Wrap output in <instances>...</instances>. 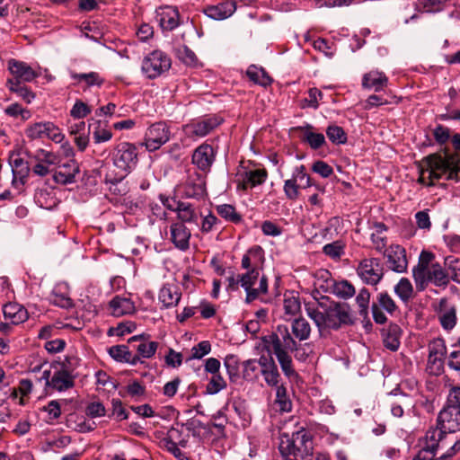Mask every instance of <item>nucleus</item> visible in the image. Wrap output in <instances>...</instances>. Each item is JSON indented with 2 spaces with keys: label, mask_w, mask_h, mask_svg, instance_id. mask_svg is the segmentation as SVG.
Returning <instances> with one entry per match:
<instances>
[{
  "label": "nucleus",
  "mask_w": 460,
  "mask_h": 460,
  "mask_svg": "<svg viewBox=\"0 0 460 460\" xmlns=\"http://www.w3.org/2000/svg\"><path fill=\"white\" fill-rule=\"evenodd\" d=\"M418 182L428 187L435 185L436 181H460V156L456 153L430 154L421 159L419 165Z\"/></svg>",
  "instance_id": "obj_1"
},
{
  "label": "nucleus",
  "mask_w": 460,
  "mask_h": 460,
  "mask_svg": "<svg viewBox=\"0 0 460 460\" xmlns=\"http://www.w3.org/2000/svg\"><path fill=\"white\" fill-rule=\"evenodd\" d=\"M438 426L429 428L425 436L429 447L434 448L442 443L447 433L460 431V386L449 390L444 407L437 418Z\"/></svg>",
  "instance_id": "obj_2"
},
{
  "label": "nucleus",
  "mask_w": 460,
  "mask_h": 460,
  "mask_svg": "<svg viewBox=\"0 0 460 460\" xmlns=\"http://www.w3.org/2000/svg\"><path fill=\"white\" fill-rule=\"evenodd\" d=\"M262 342L265 349L276 356L285 376L288 379L298 378L299 376L294 368L289 354L291 349H296L297 341L288 327L284 324L278 325L274 332L262 338Z\"/></svg>",
  "instance_id": "obj_3"
},
{
  "label": "nucleus",
  "mask_w": 460,
  "mask_h": 460,
  "mask_svg": "<svg viewBox=\"0 0 460 460\" xmlns=\"http://www.w3.org/2000/svg\"><path fill=\"white\" fill-rule=\"evenodd\" d=\"M305 311L320 332L327 329L337 331L355 323L351 308L347 303L319 302L316 307L306 306Z\"/></svg>",
  "instance_id": "obj_4"
},
{
  "label": "nucleus",
  "mask_w": 460,
  "mask_h": 460,
  "mask_svg": "<svg viewBox=\"0 0 460 460\" xmlns=\"http://www.w3.org/2000/svg\"><path fill=\"white\" fill-rule=\"evenodd\" d=\"M279 450L283 460H311L314 450L312 437L305 429L294 432L291 437L283 435Z\"/></svg>",
  "instance_id": "obj_5"
},
{
  "label": "nucleus",
  "mask_w": 460,
  "mask_h": 460,
  "mask_svg": "<svg viewBox=\"0 0 460 460\" xmlns=\"http://www.w3.org/2000/svg\"><path fill=\"white\" fill-rule=\"evenodd\" d=\"M171 66V58L165 52L155 49L143 58L141 72L147 79H155L168 72Z\"/></svg>",
  "instance_id": "obj_6"
},
{
  "label": "nucleus",
  "mask_w": 460,
  "mask_h": 460,
  "mask_svg": "<svg viewBox=\"0 0 460 460\" xmlns=\"http://www.w3.org/2000/svg\"><path fill=\"white\" fill-rule=\"evenodd\" d=\"M137 147L129 142L119 143L112 152L113 164L128 174L137 167L138 163Z\"/></svg>",
  "instance_id": "obj_7"
},
{
  "label": "nucleus",
  "mask_w": 460,
  "mask_h": 460,
  "mask_svg": "<svg viewBox=\"0 0 460 460\" xmlns=\"http://www.w3.org/2000/svg\"><path fill=\"white\" fill-rule=\"evenodd\" d=\"M357 274L365 284L376 286L384 277L383 263L378 258L363 259L358 263Z\"/></svg>",
  "instance_id": "obj_8"
},
{
  "label": "nucleus",
  "mask_w": 460,
  "mask_h": 460,
  "mask_svg": "<svg viewBox=\"0 0 460 460\" xmlns=\"http://www.w3.org/2000/svg\"><path fill=\"white\" fill-rule=\"evenodd\" d=\"M68 358L63 362L54 361L50 368L54 370L51 377L50 387L58 391H66L75 385V376L68 368Z\"/></svg>",
  "instance_id": "obj_9"
},
{
  "label": "nucleus",
  "mask_w": 460,
  "mask_h": 460,
  "mask_svg": "<svg viewBox=\"0 0 460 460\" xmlns=\"http://www.w3.org/2000/svg\"><path fill=\"white\" fill-rule=\"evenodd\" d=\"M171 132L164 122L152 124L146 131L144 145L149 152L158 150L170 140Z\"/></svg>",
  "instance_id": "obj_10"
},
{
  "label": "nucleus",
  "mask_w": 460,
  "mask_h": 460,
  "mask_svg": "<svg viewBox=\"0 0 460 460\" xmlns=\"http://www.w3.org/2000/svg\"><path fill=\"white\" fill-rule=\"evenodd\" d=\"M382 310L391 315L398 310L395 301L386 291L378 293L376 301L371 306L373 319L378 324H384L387 321V317Z\"/></svg>",
  "instance_id": "obj_11"
},
{
  "label": "nucleus",
  "mask_w": 460,
  "mask_h": 460,
  "mask_svg": "<svg viewBox=\"0 0 460 460\" xmlns=\"http://www.w3.org/2000/svg\"><path fill=\"white\" fill-rule=\"evenodd\" d=\"M223 119L217 116H207L194 120L185 126V130L190 137H204L217 128Z\"/></svg>",
  "instance_id": "obj_12"
},
{
  "label": "nucleus",
  "mask_w": 460,
  "mask_h": 460,
  "mask_svg": "<svg viewBox=\"0 0 460 460\" xmlns=\"http://www.w3.org/2000/svg\"><path fill=\"white\" fill-rule=\"evenodd\" d=\"M424 279L425 282L422 288L419 282H415L419 292L424 291L429 283H432L436 287L446 288L450 281L448 272L438 262L431 263L429 270L424 274Z\"/></svg>",
  "instance_id": "obj_13"
},
{
  "label": "nucleus",
  "mask_w": 460,
  "mask_h": 460,
  "mask_svg": "<svg viewBox=\"0 0 460 460\" xmlns=\"http://www.w3.org/2000/svg\"><path fill=\"white\" fill-rule=\"evenodd\" d=\"M58 164V167L53 172L55 182L62 185L75 182V178L80 172L78 163L75 159H69L64 163L59 162Z\"/></svg>",
  "instance_id": "obj_14"
},
{
  "label": "nucleus",
  "mask_w": 460,
  "mask_h": 460,
  "mask_svg": "<svg viewBox=\"0 0 460 460\" xmlns=\"http://www.w3.org/2000/svg\"><path fill=\"white\" fill-rule=\"evenodd\" d=\"M384 255L387 259V264L391 270L397 273L406 272L408 261L406 251L402 246L392 244L384 252Z\"/></svg>",
  "instance_id": "obj_15"
},
{
  "label": "nucleus",
  "mask_w": 460,
  "mask_h": 460,
  "mask_svg": "<svg viewBox=\"0 0 460 460\" xmlns=\"http://www.w3.org/2000/svg\"><path fill=\"white\" fill-rule=\"evenodd\" d=\"M180 190L181 198L199 200L206 194L205 178L199 173H196L195 178L190 176Z\"/></svg>",
  "instance_id": "obj_16"
},
{
  "label": "nucleus",
  "mask_w": 460,
  "mask_h": 460,
  "mask_svg": "<svg viewBox=\"0 0 460 460\" xmlns=\"http://www.w3.org/2000/svg\"><path fill=\"white\" fill-rule=\"evenodd\" d=\"M155 13L156 20L163 31H172L180 25V13L176 6H161Z\"/></svg>",
  "instance_id": "obj_17"
},
{
  "label": "nucleus",
  "mask_w": 460,
  "mask_h": 460,
  "mask_svg": "<svg viewBox=\"0 0 460 460\" xmlns=\"http://www.w3.org/2000/svg\"><path fill=\"white\" fill-rule=\"evenodd\" d=\"M216 152L206 143L199 146L192 154L191 161L202 172H208L215 162Z\"/></svg>",
  "instance_id": "obj_18"
},
{
  "label": "nucleus",
  "mask_w": 460,
  "mask_h": 460,
  "mask_svg": "<svg viewBox=\"0 0 460 460\" xmlns=\"http://www.w3.org/2000/svg\"><path fill=\"white\" fill-rule=\"evenodd\" d=\"M443 443H439L434 448L429 447V441L425 439V445L419 451L416 460H451L455 455L460 451V439L456 440L454 445L449 447L446 453L439 457H435L439 447H443Z\"/></svg>",
  "instance_id": "obj_19"
},
{
  "label": "nucleus",
  "mask_w": 460,
  "mask_h": 460,
  "mask_svg": "<svg viewBox=\"0 0 460 460\" xmlns=\"http://www.w3.org/2000/svg\"><path fill=\"white\" fill-rule=\"evenodd\" d=\"M8 69L13 75V78H9L8 80L30 83L39 76V74L27 63L13 58L8 61Z\"/></svg>",
  "instance_id": "obj_20"
},
{
  "label": "nucleus",
  "mask_w": 460,
  "mask_h": 460,
  "mask_svg": "<svg viewBox=\"0 0 460 460\" xmlns=\"http://www.w3.org/2000/svg\"><path fill=\"white\" fill-rule=\"evenodd\" d=\"M238 188L243 190L261 185L268 177L265 169L244 170L237 174Z\"/></svg>",
  "instance_id": "obj_21"
},
{
  "label": "nucleus",
  "mask_w": 460,
  "mask_h": 460,
  "mask_svg": "<svg viewBox=\"0 0 460 460\" xmlns=\"http://www.w3.org/2000/svg\"><path fill=\"white\" fill-rule=\"evenodd\" d=\"M264 261V250L260 245H254L243 254L241 267L246 270L260 272Z\"/></svg>",
  "instance_id": "obj_22"
},
{
  "label": "nucleus",
  "mask_w": 460,
  "mask_h": 460,
  "mask_svg": "<svg viewBox=\"0 0 460 460\" xmlns=\"http://www.w3.org/2000/svg\"><path fill=\"white\" fill-rule=\"evenodd\" d=\"M261 373L269 386H279L280 374L271 356H261L260 358Z\"/></svg>",
  "instance_id": "obj_23"
},
{
  "label": "nucleus",
  "mask_w": 460,
  "mask_h": 460,
  "mask_svg": "<svg viewBox=\"0 0 460 460\" xmlns=\"http://www.w3.org/2000/svg\"><path fill=\"white\" fill-rule=\"evenodd\" d=\"M171 241L180 251H187L190 247V230L182 223H172L170 226Z\"/></svg>",
  "instance_id": "obj_24"
},
{
  "label": "nucleus",
  "mask_w": 460,
  "mask_h": 460,
  "mask_svg": "<svg viewBox=\"0 0 460 460\" xmlns=\"http://www.w3.org/2000/svg\"><path fill=\"white\" fill-rule=\"evenodd\" d=\"M307 176L305 165L296 166L293 172L292 178L285 181L283 190L286 197L290 200H296L299 197V185L297 181H302Z\"/></svg>",
  "instance_id": "obj_25"
},
{
  "label": "nucleus",
  "mask_w": 460,
  "mask_h": 460,
  "mask_svg": "<svg viewBox=\"0 0 460 460\" xmlns=\"http://www.w3.org/2000/svg\"><path fill=\"white\" fill-rule=\"evenodd\" d=\"M181 298V292L174 284H164L159 291L158 299L164 308H172L178 305Z\"/></svg>",
  "instance_id": "obj_26"
},
{
  "label": "nucleus",
  "mask_w": 460,
  "mask_h": 460,
  "mask_svg": "<svg viewBox=\"0 0 460 460\" xmlns=\"http://www.w3.org/2000/svg\"><path fill=\"white\" fill-rule=\"evenodd\" d=\"M236 10V2L227 0L216 5H208L204 13L214 20H224L230 17Z\"/></svg>",
  "instance_id": "obj_27"
},
{
  "label": "nucleus",
  "mask_w": 460,
  "mask_h": 460,
  "mask_svg": "<svg viewBox=\"0 0 460 460\" xmlns=\"http://www.w3.org/2000/svg\"><path fill=\"white\" fill-rule=\"evenodd\" d=\"M149 335L148 334H139L132 336L128 339V343L133 341H140V343L137 346V354L135 356H139V362L141 361V358H151L156 352L158 348V342L156 341H148Z\"/></svg>",
  "instance_id": "obj_28"
},
{
  "label": "nucleus",
  "mask_w": 460,
  "mask_h": 460,
  "mask_svg": "<svg viewBox=\"0 0 460 460\" xmlns=\"http://www.w3.org/2000/svg\"><path fill=\"white\" fill-rule=\"evenodd\" d=\"M49 301L56 306L66 309L71 308L74 303L69 296L68 285L65 282L58 283L50 294Z\"/></svg>",
  "instance_id": "obj_29"
},
{
  "label": "nucleus",
  "mask_w": 460,
  "mask_h": 460,
  "mask_svg": "<svg viewBox=\"0 0 460 460\" xmlns=\"http://www.w3.org/2000/svg\"><path fill=\"white\" fill-rule=\"evenodd\" d=\"M388 84V77L384 72L371 70L362 77V87L375 92L384 90Z\"/></svg>",
  "instance_id": "obj_30"
},
{
  "label": "nucleus",
  "mask_w": 460,
  "mask_h": 460,
  "mask_svg": "<svg viewBox=\"0 0 460 460\" xmlns=\"http://www.w3.org/2000/svg\"><path fill=\"white\" fill-rule=\"evenodd\" d=\"M434 258L433 252L423 250L419 256L418 264L412 269L414 282H419L421 288L425 282L424 274L429 270Z\"/></svg>",
  "instance_id": "obj_31"
},
{
  "label": "nucleus",
  "mask_w": 460,
  "mask_h": 460,
  "mask_svg": "<svg viewBox=\"0 0 460 460\" xmlns=\"http://www.w3.org/2000/svg\"><path fill=\"white\" fill-rule=\"evenodd\" d=\"M3 313L5 320H9L14 325L24 323L29 317L27 309L16 302L5 304Z\"/></svg>",
  "instance_id": "obj_32"
},
{
  "label": "nucleus",
  "mask_w": 460,
  "mask_h": 460,
  "mask_svg": "<svg viewBox=\"0 0 460 460\" xmlns=\"http://www.w3.org/2000/svg\"><path fill=\"white\" fill-rule=\"evenodd\" d=\"M260 277L259 271H251L247 270L243 274H239V280H241V287L246 292L245 302L247 304L252 303V301L258 298V292L255 291L253 286Z\"/></svg>",
  "instance_id": "obj_33"
},
{
  "label": "nucleus",
  "mask_w": 460,
  "mask_h": 460,
  "mask_svg": "<svg viewBox=\"0 0 460 460\" xmlns=\"http://www.w3.org/2000/svg\"><path fill=\"white\" fill-rule=\"evenodd\" d=\"M314 127L306 123L304 126H299L296 130L303 132L301 140L307 143L313 150H317L326 144L325 137L322 133H315L313 131Z\"/></svg>",
  "instance_id": "obj_34"
},
{
  "label": "nucleus",
  "mask_w": 460,
  "mask_h": 460,
  "mask_svg": "<svg viewBox=\"0 0 460 460\" xmlns=\"http://www.w3.org/2000/svg\"><path fill=\"white\" fill-rule=\"evenodd\" d=\"M109 355L117 362L128 363L136 366L139 363V356H134L127 345H114L108 349Z\"/></svg>",
  "instance_id": "obj_35"
},
{
  "label": "nucleus",
  "mask_w": 460,
  "mask_h": 460,
  "mask_svg": "<svg viewBox=\"0 0 460 460\" xmlns=\"http://www.w3.org/2000/svg\"><path fill=\"white\" fill-rule=\"evenodd\" d=\"M402 329L396 323H391L382 332L384 346L391 351H396L400 346Z\"/></svg>",
  "instance_id": "obj_36"
},
{
  "label": "nucleus",
  "mask_w": 460,
  "mask_h": 460,
  "mask_svg": "<svg viewBox=\"0 0 460 460\" xmlns=\"http://www.w3.org/2000/svg\"><path fill=\"white\" fill-rule=\"evenodd\" d=\"M177 218L179 220L178 223L182 224H198L199 220V214L196 210V207L193 203L190 201H181L178 205V210H177Z\"/></svg>",
  "instance_id": "obj_37"
},
{
  "label": "nucleus",
  "mask_w": 460,
  "mask_h": 460,
  "mask_svg": "<svg viewBox=\"0 0 460 460\" xmlns=\"http://www.w3.org/2000/svg\"><path fill=\"white\" fill-rule=\"evenodd\" d=\"M110 308L111 309L112 315L120 317L134 313L135 305L129 298L117 296L111 300Z\"/></svg>",
  "instance_id": "obj_38"
},
{
  "label": "nucleus",
  "mask_w": 460,
  "mask_h": 460,
  "mask_svg": "<svg viewBox=\"0 0 460 460\" xmlns=\"http://www.w3.org/2000/svg\"><path fill=\"white\" fill-rule=\"evenodd\" d=\"M91 130L95 144L108 142L113 136L112 132L107 128V125L100 119L93 120L89 124L88 131Z\"/></svg>",
  "instance_id": "obj_39"
},
{
  "label": "nucleus",
  "mask_w": 460,
  "mask_h": 460,
  "mask_svg": "<svg viewBox=\"0 0 460 460\" xmlns=\"http://www.w3.org/2000/svg\"><path fill=\"white\" fill-rule=\"evenodd\" d=\"M70 76L75 80V84L80 85L84 84L86 87H101L104 83V79L101 77L99 73L93 71L89 73H75L71 71Z\"/></svg>",
  "instance_id": "obj_40"
},
{
  "label": "nucleus",
  "mask_w": 460,
  "mask_h": 460,
  "mask_svg": "<svg viewBox=\"0 0 460 460\" xmlns=\"http://www.w3.org/2000/svg\"><path fill=\"white\" fill-rule=\"evenodd\" d=\"M25 155L35 163L45 165L51 166L59 163L58 156L55 153L43 148H38L34 152L25 149Z\"/></svg>",
  "instance_id": "obj_41"
},
{
  "label": "nucleus",
  "mask_w": 460,
  "mask_h": 460,
  "mask_svg": "<svg viewBox=\"0 0 460 460\" xmlns=\"http://www.w3.org/2000/svg\"><path fill=\"white\" fill-rule=\"evenodd\" d=\"M9 164L12 167L13 181L19 179L23 182V180L28 177L30 172L28 162L20 157L19 154H12L9 158Z\"/></svg>",
  "instance_id": "obj_42"
},
{
  "label": "nucleus",
  "mask_w": 460,
  "mask_h": 460,
  "mask_svg": "<svg viewBox=\"0 0 460 460\" xmlns=\"http://www.w3.org/2000/svg\"><path fill=\"white\" fill-rule=\"evenodd\" d=\"M311 326L307 320L303 317L296 318L291 323V332L299 342L306 341L311 335Z\"/></svg>",
  "instance_id": "obj_43"
},
{
  "label": "nucleus",
  "mask_w": 460,
  "mask_h": 460,
  "mask_svg": "<svg viewBox=\"0 0 460 460\" xmlns=\"http://www.w3.org/2000/svg\"><path fill=\"white\" fill-rule=\"evenodd\" d=\"M335 282L329 270H320L315 275L314 287L319 291L332 294Z\"/></svg>",
  "instance_id": "obj_44"
},
{
  "label": "nucleus",
  "mask_w": 460,
  "mask_h": 460,
  "mask_svg": "<svg viewBox=\"0 0 460 460\" xmlns=\"http://www.w3.org/2000/svg\"><path fill=\"white\" fill-rule=\"evenodd\" d=\"M6 87L26 103H31L35 98V93L25 85V83H21L17 80H7Z\"/></svg>",
  "instance_id": "obj_45"
},
{
  "label": "nucleus",
  "mask_w": 460,
  "mask_h": 460,
  "mask_svg": "<svg viewBox=\"0 0 460 460\" xmlns=\"http://www.w3.org/2000/svg\"><path fill=\"white\" fill-rule=\"evenodd\" d=\"M394 292L404 305H407L414 296L413 286L407 278H402L398 281L394 287Z\"/></svg>",
  "instance_id": "obj_46"
},
{
  "label": "nucleus",
  "mask_w": 460,
  "mask_h": 460,
  "mask_svg": "<svg viewBox=\"0 0 460 460\" xmlns=\"http://www.w3.org/2000/svg\"><path fill=\"white\" fill-rule=\"evenodd\" d=\"M246 75L254 84L268 86L272 83L271 77L268 75L263 67H259L255 65H251L246 71Z\"/></svg>",
  "instance_id": "obj_47"
},
{
  "label": "nucleus",
  "mask_w": 460,
  "mask_h": 460,
  "mask_svg": "<svg viewBox=\"0 0 460 460\" xmlns=\"http://www.w3.org/2000/svg\"><path fill=\"white\" fill-rule=\"evenodd\" d=\"M217 213L226 221L234 225L243 222V216L236 211V208L230 204H221L216 207Z\"/></svg>",
  "instance_id": "obj_48"
},
{
  "label": "nucleus",
  "mask_w": 460,
  "mask_h": 460,
  "mask_svg": "<svg viewBox=\"0 0 460 460\" xmlns=\"http://www.w3.org/2000/svg\"><path fill=\"white\" fill-rule=\"evenodd\" d=\"M49 128H53L52 122H37L27 128L26 136L32 140L44 138L47 137Z\"/></svg>",
  "instance_id": "obj_49"
},
{
  "label": "nucleus",
  "mask_w": 460,
  "mask_h": 460,
  "mask_svg": "<svg viewBox=\"0 0 460 460\" xmlns=\"http://www.w3.org/2000/svg\"><path fill=\"white\" fill-rule=\"evenodd\" d=\"M404 407L414 408L412 398L408 394H402V397L391 402V413L394 417L402 418L404 414Z\"/></svg>",
  "instance_id": "obj_50"
},
{
  "label": "nucleus",
  "mask_w": 460,
  "mask_h": 460,
  "mask_svg": "<svg viewBox=\"0 0 460 460\" xmlns=\"http://www.w3.org/2000/svg\"><path fill=\"white\" fill-rule=\"evenodd\" d=\"M275 404L281 412H289L292 411V402L288 394L287 388L283 385L276 388Z\"/></svg>",
  "instance_id": "obj_51"
},
{
  "label": "nucleus",
  "mask_w": 460,
  "mask_h": 460,
  "mask_svg": "<svg viewBox=\"0 0 460 460\" xmlns=\"http://www.w3.org/2000/svg\"><path fill=\"white\" fill-rule=\"evenodd\" d=\"M224 365L231 382L240 378V360L236 355L229 354L225 358Z\"/></svg>",
  "instance_id": "obj_52"
},
{
  "label": "nucleus",
  "mask_w": 460,
  "mask_h": 460,
  "mask_svg": "<svg viewBox=\"0 0 460 460\" xmlns=\"http://www.w3.org/2000/svg\"><path fill=\"white\" fill-rule=\"evenodd\" d=\"M175 52L179 60L186 66L193 67L198 66L199 59L194 51H192L188 46L181 45L176 49Z\"/></svg>",
  "instance_id": "obj_53"
},
{
  "label": "nucleus",
  "mask_w": 460,
  "mask_h": 460,
  "mask_svg": "<svg viewBox=\"0 0 460 460\" xmlns=\"http://www.w3.org/2000/svg\"><path fill=\"white\" fill-rule=\"evenodd\" d=\"M356 293L354 286L348 280L336 281L332 294L342 299L352 297Z\"/></svg>",
  "instance_id": "obj_54"
},
{
  "label": "nucleus",
  "mask_w": 460,
  "mask_h": 460,
  "mask_svg": "<svg viewBox=\"0 0 460 460\" xmlns=\"http://www.w3.org/2000/svg\"><path fill=\"white\" fill-rule=\"evenodd\" d=\"M242 376L244 380L253 381L258 377L259 367H261L260 358L248 359L243 362Z\"/></svg>",
  "instance_id": "obj_55"
},
{
  "label": "nucleus",
  "mask_w": 460,
  "mask_h": 460,
  "mask_svg": "<svg viewBox=\"0 0 460 460\" xmlns=\"http://www.w3.org/2000/svg\"><path fill=\"white\" fill-rule=\"evenodd\" d=\"M370 292L366 288L359 290L356 296V303L358 305V314L363 319L368 316Z\"/></svg>",
  "instance_id": "obj_56"
},
{
  "label": "nucleus",
  "mask_w": 460,
  "mask_h": 460,
  "mask_svg": "<svg viewBox=\"0 0 460 460\" xmlns=\"http://www.w3.org/2000/svg\"><path fill=\"white\" fill-rule=\"evenodd\" d=\"M283 308L285 314L288 316H295L301 310V304L299 298L293 294H285L283 301Z\"/></svg>",
  "instance_id": "obj_57"
},
{
  "label": "nucleus",
  "mask_w": 460,
  "mask_h": 460,
  "mask_svg": "<svg viewBox=\"0 0 460 460\" xmlns=\"http://www.w3.org/2000/svg\"><path fill=\"white\" fill-rule=\"evenodd\" d=\"M326 136L334 145H342L347 142V134L344 129L337 125H331L326 128Z\"/></svg>",
  "instance_id": "obj_58"
},
{
  "label": "nucleus",
  "mask_w": 460,
  "mask_h": 460,
  "mask_svg": "<svg viewBox=\"0 0 460 460\" xmlns=\"http://www.w3.org/2000/svg\"><path fill=\"white\" fill-rule=\"evenodd\" d=\"M445 265L449 278L453 281L460 284V260L453 256H447L445 259Z\"/></svg>",
  "instance_id": "obj_59"
},
{
  "label": "nucleus",
  "mask_w": 460,
  "mask_h": 460,
  "mask_svg": "<svg viewBox=\"0 0 460 460\" xmlns=\"http://www.w3.org/2000/svg\"><path fill=\"white\" fill-rule=\"evenodd\" d=\"M344 247L345 245L341 241H335L325 244L323 247V252L332 259H340L344 254Z\"/></svg>",
  "instance_id": "obj_60"
},
{
  "label": "nucleus",
  "mask_w": 460,
  "mask_h": 460,
  "mask_svg": "<svg viewBox=\"0 0 460 460\" xmlns=\"http://www.w3.org/2000/svg\"><path fill=\"white\" fill-rule=\"evenodd\" d=\"M226 387V382L220 374H215L207 385L206 392L216 394Z\"/></svg>",
  "instance_id": "obj_61"
},
{
  "label": "nucleus",
  "mask_w": 460,
  "mask_h": 460,
  "mask_svg": "<svg viewBox=\"0 0 460 460\" xmlns=\"http://www.w3.org/2000/svg\"><path fill=\"white\" fill-rule=\"evenodd\" d=\"M445 357L429 355L427 370L430 375L439 376L444 369Z\"/></svg>",
  "instance_id": "obj_62"
},
{
  "label": "nucleus",
  "mask_w": 460,
  "mask_h": 460,
  "mask_svg": "<svg viewBox=\"0 0 460 460\" xmlns=\"http://www.w3.org/2000/svg\"><path fill=\"white\" fill-rule=\"evenodd\" d=\"M91 111V108L85 102L81 100H76L70 110V115L74 119H81L87 117Z\"/></svg>",
  "instance_id": "obj_63"
},
{
  "label": "nucleus",
  "mask_w": 460,
  "mask_h": 460,
  "mask_svg": "<svg viewBox=\"0 0 460 460\" xmlns=\"http://www.w3.org/2000/svg\"><path fill=\"white\" fill-rule=\"evenodd\" d=\"M439 321L442 327L446 330H451L456 323V308L451 307L439 315Z\"/></svg>",
  "instance_id": "obj_64"
}]
</instances>
